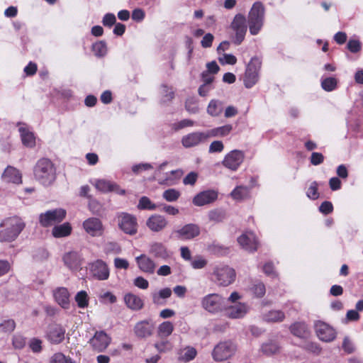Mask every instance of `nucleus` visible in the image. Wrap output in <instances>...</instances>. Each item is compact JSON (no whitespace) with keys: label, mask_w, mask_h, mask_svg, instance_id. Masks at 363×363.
<instances>
[{"label":"nucleus","mask_w":363,"mask_h":363,"mask_svg":"<svg viewBox=\"0 0 363 363\" xmlns=\"http://www.w3.org/2000/svg\"><path fill=\"white\" fill-rule=\"evenodd\" d=\"M25 225L23 220L18 216L4 219L0 224V242H10L15 240Z\"/></svg>","instance_id":"f257e3e1"},{"label":"nucleus","mask_w":363,"mask_h":363,"mask_svg":"<svg viewBox=\"0 0 363 363\" xmlns=\"http://www.w3.org/2000/svg\"><path fill=\"white\" fill-rule=\"evenodd\" d=\"M35 179L45 186L51 185L56 179V170L52 162L46 158L40 159L34 167Z\"/></svg>","instance_id":"f03ea898"},{"label":"nucleus","mask_w":363,"mask_h":363,"mask_svg":"<svg viewBox=\"0 0 363 363\" xmlns=\"http://www.w3.org/2000/svg\"><path fill=\"white\" fill-rule=\"evenodd\" d=\"M264 13L265 10L262 3L255 2L247 16L249 31L251 35H256L262 30L264 22Z\"/></svg>","instance_id":"7ed1b4c3"},{"label":"nucleus","mask_w":363,"mask_h":363,"mask_svg":"<svg viewBox=\"0 0 363 363\" xmlns=\"http://www.w3.org/2000/svg\"><path fill=\"white\" fill-rule=\"evenodd\" d=\"M213 281L220 286H228L233 284L236 277L233 268L225 264H218L213 267L211 274Z\"/></svg>","instance_id":"20e7f679"},{"label":"nucleus","mask_w":363,"mask_h":363,"mask_svg":"<svg viewBox=\"0 0 363 363\" xmlns=\"http://www.w3.org/2000/svg\"><path fill=\"white\" fill-rule=\"evenodd\" d=\"M260 68V60L257 57H252L247 65L243 77V82L246 88H252L258 82Z\"/></svg>","instance_id":"39448f33"},{"label":"nucleus","mask_w":363,"mask_h":363,"mask_svg":"<svg viewBox=\"0 0 363 363\" xmlns=\"http://www.w3.org/2000/svg\"><path fill=\"white\" fill-rule=\"evenodd\" d=\"M223 298L218 294H209L201 299V306L210 313H217L224 308Z\"/></svg>","instance_id":"423d86ee"},{"label":"nucleus","mask_w":363,"mask_h":363,"mask_svg":"<svg viewBox=\"0 0 363 363\" xmlns=\"http://www.w3.org/2000/svg\"><path fill=\"white\" fill-rule=\"evenodd\" d=\"M168 162H164L160 164L155 171V175L159 177L158 183L162 185L173 186L177 184L178 180L181 178L183 174L182 169H178L172 170L169 172L164 174L162 177H160L161 172L164 170V167L167 165Z\"/></svg>","instance_id":"0eeeda50"},{"label":"nucleus","mask_w":363,"mask_h":363,"mask_svg":"<svg viewBox=\"0 0 363 363\" xmlns=\"http://www.w3.org/2000/svg\"><path fill=\"white\" fill-rule=\"evenodd\" d=\"M245 160V153L240 150H233L227 153L221 164L228 169L235 172L237 171Z\"/></svg>","instance_id":"6e6552de"},{"label":"nucleus","mask_w":363,"mask_h":363,"mask_svg":"<svg viewBox=\"0 0 363 363\" xmlns=\"http://www.w3.org/2000/svg\"><path fill=\"white\" fill-rule=\"evenodd\" d=\"M236 347L231 341H223L217 344L213 352L212 357L215 361H223L233 355Z\"/></svg>","instance_id":"1a4fd4ad"},{"label":"nucleus","mask_w":363,"mask_h":363,"mask_svg":"<svg viewBox=\"0 0 363 363\" xmlns=\"http://www.w3.org/2000/svg\"><path fill=\"white\" fill-rule=\"evenodd\" d=\"M230 28L235 33L234 43L240 45L245 39L247 33L246 18L241 13L235 16L230 24Z\"/></svg>","instance_id":"9d476101"},{"label":"nucleus","mask_w":363,"mask_h":363,"mask_svg":"<svg viewBox=\"0 0 363 363\" xmlns=\"http://www.w3.org/2000/svg\"><path fill=\"white\" fill-rule=\"evenodd\" d=\"M66 216V211L62 208H56L48 211L39 215V223L43 227L60 223Z\"/></svg>","instance_id":"9b49d317"},{"label":"nucleus","mask_w":363,"mask_h":363,"mask_svg":"<svg viewBox=\"0 0 363 363\" xmlns=\"http://www.w3.org/2000/svg\"><path fill=\"white\" fill-rule=\"evenodd\" d=\"M118 225L121 230L128 235H135L138 230L136 218L127 213H121L118 215Z\"/></svg>","instance_id":"f8f14e48"},{"label":"nucleus","mask_w":363,"mask_h":363,"mask_svg":"<svg viewBox=\"0 0 363 363\" xmlns=\"http://www.w3.org/2000/svg\"><path fill=\"white\" fill-rule=\"evenodd\" d=\"M111 337L104 330L96 331L89 340L92 350L97 352H104L111 344Z\"/></svg>","instance_id":"ddd939ff"},{"label":"nucleus","mask_w":363,"mask_h":363,"mask_svg":"<svg viewBox=\"0 0 363 363\" xmlns=\"http://www.w3.org/2000/svg\"><path fill=\"white\" fill-rule=\"evenodd\" d=\"M91 275L97 280L104 281L109 277V268L101 259H97L89 264Z\"/></svg>","instance_id":"4468645a"},{"label":"nucleus","mask_w":363,"mask_h":363,"mask_svg":"<svg viewBox=\"0 0 363 363\" xmlns=\"http://www.w3.org/2000/svg\"><path fill=\"white\" fill-rule=\"evenodd\" d=\"M65 331L62 325L57 323L51 324L48 328L45 338L52 345H59L65 340Z\"/></svg>","instance_id":"2eb2a0df"},{"label":"nucleus","mask_w":363,"mask_h":363,"mask_svg":"<svg viewBox=\"0 0 363 363\" xmlns=\"http://www.w3.org/2000/svg\"><path fill=\"white\" fill-rule=\"evenodd\" d=\"M314 328L318 338L324 342H331L336 337V332L328 324L321 320L315 321Z\"/></svg>","instance_id":"dca6fc26"},{"label":"nucleus","mask_w":363,"mask_h":363,"mask_svg":"<svg viewBox=\"0 0 363 363\" xmlns=\"http://www.w3.org/2000/svg\"><path fill=\"white\" fill-rule=\"evenodd\" d=\"M200 234V228L193 223L184 225L178 230H173L171 235L181 240H191Z\"/></svg>","instance_id":"f3484780"},{"label":"nucleus","mask_w":363,"mask_h":363,"mask_svg":"<svg viewBox=\"0 0 363 363\" xmlns=\"http://www.w3.org/2000/svg\"><path fill=\"white\" fill-rule=\"evenodd\" d=\"M208 139L206 131H196L184 135L181 143L184 147L190 148L205 143Z\"/></svg>","instance_id":"a211bd4d"},{"label":"nucleus","mask_w":363,"mask_h":363,"mask_svg":"<svg viewBox=\"0 0 363 363\" xmlns=\"http://www.w3.org/2000/svg\"><path fill=\"white\" fill-rule=\"evenodd\" d=\"M155 325L151 320L138 322L133 328L135 335L140 339H146L153 334Z\"/></svg>","instance_id":"6ab92c4d"},{"label":"nucleus","mask_w":363,"mask_h":363,"mask_svg":"<svg viewBox=\"0 0 363 363\" xmlns=\"http://www.w3.org/2000/svg\"><path fill=\"white\" fill-rule=\"evenodd\" d=\"M83 228L86 233L92 237H99L104 233V226L100 219L89 218L83 222Z\"/></svg>","instance_id":"aec40b11"},{"label":"nucleus","mask_w":363,"mask_h":363,"mask_svg":"<svg viewBox=\"0 0 363 363\" xmlns=\"http://www.w3.org/2000/svg\"><path fill=\"white\" fill-rule=\"evenodd\" d=\"M218 191L208 189L197 194L193 199L192 203L196 206H203L213 203L218 199Z\"/></svg>","instance_id":"412c9836"},{"label":"nucleus","mask_w":363,"mask_h":363,"mask_svg":"<svg viewBox=\"0 0 363 363\" xmlns=\"http://www.w3.org/2000/svg\"><path fill=\"white\" fill-rule=\"evenodd\" d=\"M226 315L233 319L243 318L249 311V306L245 303L238 302L235 304L225 306Z\"/></svg>","instance_id":"4be33fe9"},{"label":"nucleus","mask_w":363,"mask_h":363,"mask_svg":"<svg viewBox=\"0 0 363 363\" xmlns=\"http://www.w3.org/2000/svg\"><path fill=\"white\" fill-rule=\"evenodd\" d=\"M238 242L240 245L245 250L254 252L257 249V240L256 235L252 233L248 232L242 234L238 238Z\"/></svg>","instance_id":"5701e85b"},{"label":"nucleus","mask_w":363,"mask_h":363,"mask_svg":"<svg viewBox=\"0 0 363 363\" xmlns=\"http://www.w3.org/2000/svg\"><path fill=\"white\" fill-rule=\"evenodd\" d=\"M18 126L23 145L29 148L34 147L35 146V137L34 133L30 130L28 125L24 123H19Z\"/></svg>","instance_id":"b1692460"},{"label":"nucleus","mask_w":363,"mask_h":363,"mask_svg":"<svg viewBox=\"0 0 363 363\" xmlns=\"http://www.w3.org/2000/svg\"><path fill=\"white\" fill-rule=\"evenodd\" d=\"M168 224L167 219L162 215L154 214L150 216L147 221V227L152 232H160L164 230Z\"/></svg>","instance_id":"393cba45"},{"label":"nucleus","mask_w":363,"mask_h":363,"mask_svg":"<svg viewBox=\"0 0 363 363\" xmlns=\"http://www.w3.org/2000/svg\"><path fill=\"white\" fill-rule=\"evenodd\" d=\"M53 297L57 303L64 309H68L70 306L69 293L65 287H57L52 291Z\"/></svg>","instance_id":"a878e982"},{"label":"nucleus","mask_w":363,"mask_h":363,"mask_svg":"<svg viewBox=\"0 0 363 363\" xmlns=\"http://www.w3.org/2000/svg\"><path fill=\"white\" fill-rule=\"evenodd\" d=\"M135 261L140 270L143 272L152 274L155 272L156 263L146 255H140L135 258Z\"/></svg>","instance_id":"bb28decb"},{"label":"nucleus","mask_w":363,"mask_h":363,"mask_svg":"<svg viewBox=\"0 0 363 363\" xmlns=\"http://www.w3.org/2000/svg\"><path fill=\"white\" fill-rule=\"evenodd\" d=\"M2 180L6 183L20 184L22 183V174L21 172L12 167L8 166L1 175Z\"/></svg>","instance_id":"cd10ccee"},{"label":"nucleus","mask_w":363,"mask_h":363,"mask_svg":"<svg viewBox=\"0 0 363 363\" xmlns=\"http://www.w3.org/2000/svg\"><path fill=\"white\" fill-rule=\"evenodd\" d=\"M63 261L70 269H77L81 265V257L77 252H69L63 256Z\"/></svg>","instance_id":"c85d7f7f"},{"label":"nucleus","mask_w":363,"mask_h":363,"mask_svg":"<svg viewBox=\"0 0 363 363\" xmlns=\"http://www.w3.org/2000/svg\"><path fill=\"white\" fill-rule=\"evenodd\" d=\"M233 130V125L226 124L220 127H216L206 130L208 138H223L228 136Z\"/></svg>","instance_id":"c756f323"},{"label":"nucleus","mask_w":363,"mask_h":363,"mask_svg":"<svg viewBox=\"0 0 363 363\" xmlns=\"http://www.w3.org/2000/svg\"><path fill=\"white\" fill-rule=\"evenodd\" d=\"M160 103L162 106L168 105L174 97V91L172 86L166 84H162L160 88Z\"/></svg>","instance_id":"7c9ffc66"},{"label":"nucleus","mask_w":363,"mask_h":363,"mask_svg":"<svg viewBox=\"0 0 363 363\" xmlns=\"http://www.w3.org/2000/svg\"><path fill=\"white\" fill-rule=\"evenodd\" d=\"M124 301L126 306L132 310L138 311L141 309L143 306V300L133 294L130 293L125 295Z\"/></svg>","instance_id":"2f4dec72"},{"label":"nucleus","mask_w":363,"mask_h":363,"mask_svg":"<svg viewBox=\"0 0 363 363\" xmlns=\"http://www.w3.org/2000/svg\"><path fill=\"white\" fill-rule=\"evenodd\" d=\"M230 196L235 201H242L250 197V188L246 186H238L230 193Z\"/></svg>","instance_id":"473e14b6"},{"label":"nucleus","mask_w":363,"mask_h":363,"mask_svg":"<svg viewBox=\"0 0 363 363\" xmlns=\"http://www.w3.org/2000/svg\"><path fill=\"white\" fill-rule=\"evenodd\" d=\"M284 318L285 314L281 310H271L262 315V319L267 323L282 322Z\"/></svg>","instance_id":"72a5a7b5"},{"label":"nucleus","mask_w":363,"mask_h":363,"mask_svg":"<svg viewBox=\"0 0 363 363\" xmlns=\"http://www.w3.org/2000/svg\"><path fill=\"white\" fill-rule=\"evenodd\" d=\"M72 232V227L69 223L55 225L52 230V235L56 238H64L69 235Z\"/></svg>","instance_id":"f704fd0d"},{"label":"nucleus","mask_w":363,"mask_h":363,"mask_svg":"<svg viewBox=\"0 0 363 363\" xmlns=\"http://www.w3.org/2000/svg\"><path fill=\"white\" fill-rule=\"evenodd\" d=\"M223 110V104L217 99L210 101L207 106V113L212 117H216L220 115Z\"/></svg>","instance_id":"c9c22d12"},{"label":"nucleus","mask_w":363,"mask_h":363,"mask_svg":"<svg viewBox=\"0 0 363 363\" xmlns=\"http://www.w3.org/2000/svg\"><path fill=\"white\" fill-rule=\"evenodd\" d=\"M291 333L298 337H305L308 335L307 325L303 322H296L290 326Z\"/></svg>","instance_id":"e433bc0d"},{"label":"nucleus","mask_w":363,"mask_h":363,"mask_svg":"<svg viewBox=\"0 0 363 363\" xmlns=\"http://www.w3.org/2000/svg\"><path fill=\"white\" fill-rule=\"evenodd\" d=\"M150 252L155 257L166 259L169 254L164 245L160 242H155L150 246Z\"/></svg>","instance_id":"4c0bfd02"},{"label":"nucleus","mask_w":363,"mask_h":363,"mask_svg":"<svg viewBox=\"0 0 363 363\" xmlns=\"http://www.w3.org/2000/svg\"><path fill=\"white\" fill-rule=\"evenodd\" d=\"M95 187L100 191L106 193L113 191L115 188L118 189V185L106 179H98L95 182Z\"/></svg>","instance_id":"58836bf2"},{"label":"nucleus","mask_w":363,"mask_h":363,"mask_svg":"<svg viewBox=\"0 0 363 363\" xmlns=\"http://www.w3.org/2000/svg\"><path fill=\"white\" fill-rule=\"evenodd\" d=\"M174 330V325L169 321H164L158 326L157 335L163 338L169 336Z\"/></svg>","instance_id":"ea45409f"},{"label":"nucleus","mask_w":363,"mask_h":363,"mask_svg":"<svg viewBox=\"0 0 363 363\" xmlns=\"http://www.w3.org/2000/svg\"><path fill=\"white\" fill-rule=\"evenodd\" d=\"M249 290L257 298L262 297L266 292L264 284L258 280L252 282Z\"/></svg>","instance_id":"a19ab883"},{"label":"nucleus","mask_w":363,"mask_h":363,"mask_svg":"<svg viewBox=\"0 0 363 363\" xmlns=\"http://www.w3.org/2000/svg\"><path fill=\"white\" fill-rule=\"evenodd\" d=\"M74 300L77 306L80 308H85L89 305V296L85 291H80L77 293Z\"/></svg>","instance_id":"79ce46f5"},{"label":"nucleus","mask_w":363,"mask_h":363,"mask_svg":"<svg viewBox=\"0 0 363 363\" xmlns=\"http://www.w3.org/2000/svg\"><path fill=\"white\" fill-rule=\"evenodd\" d=\"M157 208V206L152 203L151 200L147 196H142L138 202V208L140 210L154 211Z\"/></svg>","instance_id":"37998d69"},{"label":"nucleus","mask_w":363,"mask_h":363,"mask_svg":"<svg viewBox=\"0 0 363 363\" xmlns=\"http://www.w3.org/2000/svg\"><path fill=\"white\" fill-rule=\"evenodd\" d=\"M208 217L209 220L214 223H219L225 219V212L222 209H213L208 212Z\"/></svg>","instance_id":"c03bdc74"},{"label":"nucleus","mask_w":363,"mask_h":363,"mask_svg":"<svg viewBox=\"0 0 363 363\" xmlns=\"http://www.w3.org/2000/svg\"><path fill=\"white\" fill-rule=\"evenodd\" d=\"M208 251L218 256L225 255L228 253V248L218 243H212L208 247Z\"/></svg>","instance_id":"a18cd8bd"},{"label":"nucleus","mask_w":363,"mask_h":363,"mask_svg":"<svg viewBox=\"0 0 363 363\" xmlns=\"http://www.w3.org/2000/svg\"><path fill=\"white\" fill-rule=\"evenodd\" d=\"M337 83L335 77H327L321 80V87L326 91H332L335 89Z\"/></svg>","instance_id":"49530a36"},{"label":"nucleus","mask_w":363,"mask_h":363,"mask_svg":"<svg viewBox=\"0 0 363 363\" xmlns=\"http://www.w3.org/2000/svg\"><path fill=\"white\" fill-rule=\"evenodd\" d=\"M92 50L97 57H104L107 52L106 44L104 41H99L92 45Z\"/></svg>","instance_id":"de8ad7c7"},{"label":"nucleus","mask_w":363,"mask_h":363,"mask_svg":"<svg viewBox=\"0 0 363 363\" xmlns=\"http://www.w3.org/2000/svg\"><path fill=\"white\" fill-rule=\"evenodd\" d=\"M155 347L160 353H164L172 349V344L167 340H162L155 343Z\"/></svg>","instance_id":"09e8293b"},{"label":"nucleus","mask_w":363,"mask_h":363,"mask_svg":"<svg viewBox=\"0 0 363 363\" xmlns=\"http://www.w3.org/2000/svg\"><path fill=\"white\" fill-rule=\"evenodd\" d=\"M172 295V290L169 288H164L159 291L158 293H155L152 294L153 302L155 303H159L160 299L168 298Z\"/></svg>","instance_id":"8fccbe9b"},{"label":"nucleus","mask_w":363,"mask_h":363,"mask_svg":"<svg viewBox=\"0 0 363 363\" xmlns=\"http://www.w3.org/2000/svg\"><path fill=\"white\" fill-rule=\"evenodd\" d=\"M180 196V192L174 189L165 190L162 194V197L168 202L176 201Z\"/></svg>","instance_id":"3c124183"},{"label":"nucleus","mask_w":363,"mask_h":363,"mask_svg":"<svg viewBox=\"0 0 363 363\" xmlns=\"http://www.w3.org/2000/svg\"><path fill=\"white\" fill-rule=\"evenodd\" d=\"M185 108L189 113L192 114H196L199 111L198 101L193 97L189 98L186 101Z\"/></svg>","instance_id":"603ef678"},{"label":"nucleus","mask_w":363,"mask_h":363,"mask_svg":"<svg viewBox=\"0 0 363 363\" xmlns=\"http://www.w3.org/2000/svg\"><path fill=\"white\" fill-rule=\"evenodd\" d=\"M16 323L12 319H7L0 323V331L5 333H10L14 330Z\"/></svg>","instance_id":"864d4df0"},{"label":"nucleus","mask_w":363,"mask_h":363,"mask_svg":"<svg viewBox=\"0 0 363 363\" xmlns=\"http://www.w3.org/2000/svg\"><path fill=\"white\" fill-rule=\"evenodd\" d=\"M196 355V350L194 347H188L182 351L180 359L184 362H189L194 359Z\"/></svg>","instance_id":"5fc2aeb1"},{"label":"nucleus","mask_w":363,"mask_h":363,"mask_svg":"<svg viewBox=\"0 0 363 363\" xmlns=\"http://www.w3.org/2000/svg\"><path fill=\"white\" fill-rule=\"evenodd\" d=\"M279 350V346L275 342H267L262 346V351L267 355L275 354Z\"/></svg>","instance_id":"6e6d98bb"},{"label":"nucleus","mask_w":363,"mask_h":363,"mask_svg":"<svg viewBox=\"0 0 363 363\" xmlns=\"http://www.w3.org/2000/svg\"><path fill=\"white\" fill-rule=\"evenodd\" d=\"M50 363H74L69 357H66L61 352L53 354L51 357Z\"/></svg>","instance_id":"4d7b16f0"},{"label":"nucleus","mask_w":363,"mask_h":363,"mask_svg":"<svg viewBox=\"0 0 363 363\" xmlns=\"http://www.w3.org/2000/svg\"><path fill=\"white\" fill-rule=\"evenodd\" d=\"M318 186V184L316 182H313L311 183L306 191V195L310 199L315 200L319 197Z\"/></svg>","instance_id":"13d9d810"},{"label":"nucleus","mask_w":363,"mask_h":363,"mask_svg":"<svg viewBox=\"0 0 363 363\" xmlns=\"http://www.w3.org/2000/svg\"><path fill=\"white\" fill-rule=\"evenodd\" d=\"M224 150V145L221 140H214L213 141L208 147L209 153H216L221 152Z\"/></svg>","instance_id":"bf43d9fd"},{"label":"nucleus","mask_w":363,"mask_h":363,"mask_svg":"<svg viewBox=\"0 0 363 363\" xmlns=\"http://www.w3.org/2000/svg\"><path fill=\"white\" fill-rule=\"evenodd\" d=\"M207 264V260L201 256L196 257L191 262L192 268L200 269L204 268Z\"/></svg>","instance_id":"052dcab7"},{"label":"nucleus","mask_w":363,"mask_h":363,"mask_svg":"<svg viewBox=\"0 0 363 363\" xmlns=\"http://www.w3.org/2000/svg\"><path fill=\"white\" fill-rule=\"evenodd\" d=\"M104 250L107 254H119L121 249L118 243L110 242L106 244Z\"/></svg>","instance_id":"680f3d73"},{"label":"nucleus","mask_w":363,"mask_h":363,"mask_svg":"<svg viewBox=\"0 0 363 363\" xmlns=\"http://www.w3.org/2000/svg\"><path fill=\"white\" fill-rule=\"evenodd\" d=\"M194 125V122L190 119H183L177 123H174L172 125V128L174 130H179L186 127H191Z\"/></svg>","instance_id":"e2e57ef3"},{"label":"nucleus","mask_w":363,"mask_h":363,"mask_svg":"<svg viewBox=\"0 0 363 363\" xmlns=\"http://www.w3.org/2000/svg\"><path fill=\"white\" fill-rule=\"evenodd\" d=\"M153 169V166L150 163H140L132 167V171L135 174H139L143 171H147Z\"/></svg>","instance_id":"0e129e2a"},{"label":"nucleus","mask_w":363,"mask_h":363,"mask_svg":"<svg viewBox=\"0 0 363 363\" xmlns=\"http://www.w3.org/2000/svg\"><path fill=\"white\" fill-rule=\"evenodd\" d=\"M29 347L33 352L38 353L42 350V341L38 338H32L29 342Z\"/></svg>","instance_id":"69168bd1"},{"label":"nucleus","mask_w":363,"mask_h":363,"mask_svg":"<svg viewBox=\"0 0 363 363\" xmlns=\"http://www.w3.org/2000/svg\"><path fill=\"white\" fill-rule=\"evenodd\" d=\"M116 18L113 13H108L104 15L102 19V23L104 26L111 27L116 24Z\"/></svg>","instance_id":"338daca9"},{"label":"nucleus","mask_w":363,"mask_h":363,"mask_svg":"<svg viewBox=\"0 0 363 363\" xmlns=\"http://www.w3.org/2000/svg\"><path fill=\"white\" fill-rule=\"evenodd\" d=\"M219 62L224 65H235L237 62V58L232 54H223V56L219 57Z\"/></svg>","instance_id":"774afa93"}]
</instances>
